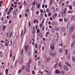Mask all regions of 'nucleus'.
Listing matches in <instances>:
<instances>
[{"mask_svg": "<svg viewBox=\"0 0 75 75\" xmlns=\"http://www.w3.org/2000/svg\"><path fill=\"white\" fill-rule=\"evenodd\" d=\"M67 28L68 31H69L70 33H72V31L74 30V27H72L70 28H69L68 24L67 25Z\"/></svg>", "mask_w": 75, "mask_h": 75, "instance_id": "nucleus-1", "label": "nucleus"}, {"mask_svg": "<svg viewBox=\"0 0 75 75\" xmlns=\"http://www.w3.org/2000/svg\"><path fill=\"white\" fill-rule=\"evenodd\" d=\"M67 13V8H64V12L63 11H61V14H62L63 15V17H65V14H66V13Z\"/></svg>", "mask_w": 75, "mask_h": 75, "instance_id": "nucleus-2", "label": "nucleus"}, {"mask_svg": "<svg viewBox=\"0 0 75 75\" xmlns=\"http://www.w3.org/2000/svg\"><path fill=\"white\" fill-rule=\"evenodd\" d=\"M26 67L25 68V71L28 72H29L30 69L29 68H30V65H26Z\"/></svg>", "mask_w": 75, "mask_h": 75, "instance_id": "nucleus-3", "label": "nucleus"}, {"mask_svg": "<svg viewBox=\"0 0 75 75\" xmlns=\"http://www.w3.org/2000/svg\"><path fill=\"white\" fill-rule=\"evenodd\" d=\"M10 43V44H9ZM5 46L6 47H7L8 46V45H11L12 44V42H11V40L10 42H9L8 43H7V42H6L5 43Z\"/></svg>", "mask_w": 75, "mask_h": 75, "instance_id": "nucleus-4", "label": "nucleus"}, {"mask_svg": "<svg viewBox=\"0 0 75 75\" xmlns=\"http://www.w3.org/2000/svg\"><path fill=\"white\" fill-rule=\"evenodd\" d=\"M50 48L52 51L55 50V46L53 44L50 45Z\"/></svg>", "mask_w": 75, "mask_h": 75, "instance_id": "nucleus-5", "label": "nucleus"}, {"mask_svg": "<svg viewBox=\"0 0 75 75\" xmlns=\"http://www.w3.org/2000/svg\"><path fill=\"white\" fill-rule=\"evenodd\" d=\"M64 69L66 71H68L69 70V68H68V67L67 65H65L64 66Z\"/></svg>", "mask_w": 75, "mask_h": 75, "instance_id": "nucleus-6", "label": "nucleus"}, {"mask_svg": "<svg viewBox=\"0 0 75 75\" xmlns=\"http://www.w3.org/2000/svg\"><path fill=\"white\" fill-rule=\"evenodd\" d=\"M51 59V57H49L48 58H47L46 59V62H48Z\"/></svg>", "mask_w": 75, "mask_h": 75, "instance_id": "nucleus-7", "label": "nucleus"}, {"mask_svg": "<svg viewBox=\"0 0 75 75\" xmlns=\"http://www.w3.org/2000/svg\"><path fill=\"white\" fill-rule=\"evenodd\" d=\"M23 58H22L20 59V65H22L23 64Z\"/></svg>", "mask_w": 75, "mask_h": 75, "instance_id": "nucleus-8", "label": "nucleus"}, {"mask_svg": "<svg viewBox=\"0 0 75 75\" xmlns=\"http://www.w3.org/2000/svg\"><path fill=\"white\" fill-rule=\"evenodd\" d=\"M16 11H13V18H16Z\"/></svg>", "mask_w": 75, "mask_h": 75, "instance_id": "nucleus-9", "label": "nucleus"}, {"mask_svg": "<svg viewBox=\"0 0 75 75\" xmlns=\"http://www.w3.org/2000/svg\"><path fill=\"white\" fill-rule=\"evenodd\" d=\"M39 35L40 38H42V34L41 32H39Z\"/></svg>", "mask_w": 75, "mask_h": 75, "instance_id": "nucleus-10", "label": "nucleus"}, {"mask_svg": "<svg viewBox=\"0 0 75 75\" xmlns=\"http://www.w3.org/2000/svg\"><path fill=\"white\" fill-rule=\"evenodd\" d=\"M50 55H51L52 56H54V54L53 53V52L52 51H50Z\"/></svg>", "mask_w": 75, "mask_h": 75, "instance_id": "nucleus-11", "label": "nucleus"}, {"mask_svg": "<svg viewBox=\"0 0 75 75\" xmlns=\"http://www.w3.org/2000/svg\"><path fill=\"white\" fill-rule=\"evenodd\" d=\"M72 59H73V62H74V63H75V57H72Z\"/></svg>", "mask_w": 75, "mask_h": 75, "instance_id": "nucleus-12", "label": "nucleus"}, {"mask_svg": "<svg viewBox=\"0 0 75 75\" xmlns=\"http://www.w3.org/2000/svg\"><path fill=\"white\" fill-rule=\"evenodd\" d=\"M56 74H60V71H58V69H57L55 71Z\"/></svg>", "mask_w": 75, "mask_h": 75, "instance_id": "nucleus-13", "label": "nucleus"}, {"mask_svg": "<svg viewBox=\"0 0 75 75\" xmlns=\"http://www.w3.org/2000/svg\"><path fill=\"white\" fill-rule=\"evenodd\" d=\"M59 52L60 53H62V52H63V50H62V48H61L59 50Z\"/></svg>", "mask_w": 75, "mask_h": 75, "instance_id": "nucleus-14", "label": "nucleus"}, {"mask_svg": "<svg viewBox=\"0 0 75 75\" xmlns=\"http://www.w3.org/2000/svg\"><path fill=\"white\" fill-rule=\"evenodd\" d=\"M10 36V37L11 36V34H10V32H9V33H8L7 37H9Z\"/></svg>", "mask_w": 75, "mask_h": 75, "instance_id": "nucleus-15", "label": "nucleus"}, {"mask_svg": "<svg viewBox=\"0 0 75 75\" xmlns=\"http://www.w3.org/2000/svg\"><path fill=\"white\" fill-rule=\"evenodd\" d=\"M16 33L15 32H13L12 33L13 37H14L15 35H16Z\"/></svg>", "mask_w": 75, "mask_h": 75, "instance_id": "nucleus-16", "label": "nucleus"}, {"mask_svg": "<svg viewBox=\"0 0 75 75\" xmlns=\"http://www.w3.org/2000/svg\"><path fill=\"white\" fill-rule=\"evenodd\" d=\"M39 73L40 74H42V73H43V70H42L41 71V70H40V71L39 72Z\"/></svg>", "mask_w": 75, "mask_h": 75, "instance_id": "nucleus-17", "label": "nucleus"}, {"mask_svg": "<svg viewBox=\"0 0 75 75\" xmlns=\"http://www.w3.org/2000/svg\"><path fill=\"white\" fill-rule=\"evenodd\" d=\"M70 19L71 20H74V16H71L70 18Z\"/></svg>", "mask_w": 75, "mask_h": 75, "instance_id": "nucleus-18", "label": "nucleus"}, {"mask_svg": "<svg viewBox=\"0 0 75 75\" xmlns=\"http://www.w3.org/2000/svg\"><path fill=\"white\" fill-rule=\"evenodd\" d=\"M0 56L2 57H3V53H2V52L0 51Z\"/></svg>", "mask_w": 75, "mask_h": 75, "instance_id": "nucleus-19", "label": "nucleus"}, {"mask_svg": "<svg viewBox=\"0 0 75 75\" xmlns=\"http://www.w3.org/2000/svg\"><path fill=\"white\" fill-rule=\"evenodd\" d=\"M57 65H58V64H56L54 65V67L55 69H56V68H57Z\"/></svg>", "mask_w": 75, "mask_h": 75, "instance_id": "nucleus-20", "label": "nucleus"}, {"mask_svg": "<svg viewBox=\"0 0 75 75\" xmlns=\"http://www.w3.org/2000/svg\"><path fill=\"white\" fill-rule=\"evenodd\" d=\"M24 68H25V66L23 65L22 68V70H24Z\"/></svg>", "mask_w": 75, "mask_h": 75, "instance_id": "nucleus-21", "label": "nucleus"}, {"mask_svg": "<svg viewBox=\"0 0 75 75\" xmlns=\"http://www.w3.org/2000/svg\"><path fill=\"white\" fill-rule=\"evenodd\" d=\"M25 50H27L28 49V45H25Z\"/></svg>", "mask_w": 75, "mask_h": 75, "instance_id": "nucleus-22", "label": "nucleus"}, {"mask_svg": "<svg viewBox=\"0 0 75 75\" xmlns=\"http://www.w3.org/2000/svg\"><path fill=\"white\" fill-rule=\"evenodd\" d=\"M12 57V52H10V57Z\"/></svg>", "mask_w": 75, "mask_h": 75, "instance_id": "nucleus-23", "label": "nucleus"}, {"mask_svg": "<svg viewBox=\"0 0 75 75\" xmlns=\"http://www.w3.org/2000/svg\"><path fill=\"white\" fill-rule=\"evenodd\" d=\"M51 31L52 33H54L55 32V29H52Z\"/></svg>", "mask_w": 75, "mask_h": 75, "instance_id": "nucleus-24", "label": "nucleus"}, {"mask_svg": "<svg viewBox=\"0 0 75 75\" xmlns=\"http://www.w3.org/2000/svg\"><path fill=\"white\" fill-rule=\"evenodd\" d=\"M59 21L60 22H62V21H63V19L62 18H60L59 19Z\"/></svg>", "mask_w": 75, "mask_h": 75, "instance_id": "nucleus-25", "label": "nucleus"}, {"mask_svg": "<svg viewBox=\"0 0 75 75\" xmlns=\"http://www.w3.org/2000/svg\"><path fill=\"white\" fill-rule=\"evenodd\" d=\"M30 26H31V22H29V25H28L29 27H30Z\"/></svg>", "mask_w": 75, "mask_h": 75, "instance_id": "nucleus-26", "label": "nucleus"}, {"mask_svg": "<svg viewBox=\"0 0 75 75\" xmlns=\"http://www.w3.org/2000/svg\"><path fill=\"white\" fill-rule=\"evenodd\" d=\"M3 47V45L2 44H1L0 45V48H2Z\"/></svg>", "mask_w": 75, "mask_h": 75, "instance_id": "nucleus-27", "label": "nucleus"}, {"mask_svg": "<svg viewBox=\"0 0 75 75\" xmlns=\"http://www.w3.org/2000/svg\"><path fill=\"white\" fill-rule=\"evenodd\" d=\"M61 74L62 75H64V71L62 70V71Z\"/></svg>", "mask_w": 75, "mask_h": 75, "instance_id": "nucleus-28", "label": "nucleus"}, {"mask_svg": "<svg viewBox=\"0 0 75 75\" xmlns=\"http://www.w3.org/2000/svg\"><path fill=\"white\" fill-rule=\"evenodd\" d=\"M8 35V33H6L5 34V35L6 37H7Z\"/></svg>", "mask_w": 75, "mask_h": 75, "instance_id": "nucleus-29", "label": "nucleus"}, {"mask_svg": "<svg viewBox=\"0 0 75 75\" xmlns=\"http://www.w3.org/2000/svg\"><path fill=\"white\" fill-rule=\"evenodd\" d=\"M31 62H32V61L30 59L29 60V64H31Z\"/></svg>", "mask_w": 75, "mask_h": 75, "instance_id": "nucleus-30", "label": "nucleus"}, {"mask_svg": "<svg viewBox=\"0 0 75 75\" xmlns=\"http://www.w3.org/2000/svg\"><path fill=\"white\" fill-rule=\"evenodd\" d=\"M8 69H6V73H8Z\"/></svg>", "mask_w": 75, "mask_h": 75, "instance_id": "nucleus-31", "label": "nucleus"}, {"mask_svg": "<svg viewBox=\"0 0 75 75\" xmlns=\"http://www.w3.org/2000/svg\"><path fill=\"white\" fill-rule=\"evenodd\" d=\"M40 4H39L38 6V8H40Z\"/></svg>", "mask_w": 75, "mask_h": 75, "instance_id": "nucleus-32", "label": "nucleus"}, {"mask_svg": "<svg viewBox=\"0 0 75 75\" xmlns=\"http://www.w3.org/2000/svg\"><path fill=\"white\" fill-rule=\"evenodd\" d=\"M40 32V29H38L37 30V33H38Z\"/></svg>", "mask_w": 75, "mask_h": 75, "instance_id": "nucleus-33", "label": "nucleus"}, {"mask_svg": "<svg viewBox=\"0 0 75 75\" xmlns=\"http://www.w3.org/2000/svg\"><path fill=\"white\" fill-rule=\"evenodd\" d=\"M21 72V69L19 70L18 73V74H20Z\"/></svg>", "mask_w": 75, "mask_h": 75, "instance_id": "nucleus-34", "label": "nucleus"}, {"mask_svg": "<svg viewBox=\"0 0 75 75\" xmlns=\"http://www.w3.org/2000/svg\"><path fill=\"white\" fill-rule=\"evenodd\" d=\"M38 46V45H37V43H36L35 44V47L36 48H37V46Z\"/></svg>", "mask_w": 75, "mask_h": 75, "instance_id": "nucleus-35", "label": "nucleus"}, {"mask_svg": "<svg viewBox=\"0 0 75 75\" xmlns=\"http://www.w3.org/2000/svg\"><path fill=\"white\" fill-rule=\"evenodd\" d=\"M68 52V50H67L66 51V53L65 55H67V52Z\"/></svg>", "mask_w": 75, "mask_h": 75, "instance_id": "nucleus-36", "label": "nucleus"}, {"mask_svg": "<svg viewBox=\"0 0 75 75\" xmlns=\"http://www.w3.org/2000/svg\"><path fill=\"white\" fill-rule=\"evenodd\" d=\"M36 22H37V20L36 19L35 20L34 22V24H35Z\"/></svg>", "mask_w": 75, "mask_h": 75, "instance_id": "nucleus-37", "label": "nucleus"}, {"mask_svg": "<svg viewBox=\"0 0 75 75\" xmlns=\"http://www.w3.org/2000/svg\"><path fill=\"white\" fill-rule=\"evenodd\" d=\"M55 23V22L54 21L52 22V25H53V24H54Z\"/></svg>", "mask_w": 75, "mask_h": 75, "instance_id": "nucleus-38", "label": "nucleus"}, {"mask_svg": "<svg viewBox=\"0 0 75 75\" xmlns=\"http://www.w3.org/2000/svg\"><path fill=\"white\" fill-rule=\"evenodd\" d=\"M65 31V29H64V28H62V31L64 32Z\"/></svg>", "mask_w": 75, "mask_h": 75, "instance_id": "nucleus-39", "label": "nucleus"}, {"mask_svg": "<svg viewBox=\"0 0 75 75\" xmlns=\"http://www.w3.org/2000/svg\"><path fill=\"white\" fill-rule=\"evenodd\" d=\"M16 43H14L13 47H16Z\"/></svg>", "mask_w": 75, "mask_h": 75, "instance_id": "nucleus-40", "label": "nucleus"}, {"mask_svg": "<svg viewBox=\"0 0 75 75\" xmlns=\"http://www.w3.org/2000/svg\"><path fill=\"white\" fill-rule=\"evenodd\" d=\"M57 31H59V30H60V28H57Z\"/></svg>", "mask_w": 75, "mask_h": 75, "instance_id": "nucleus-41", "label": "nucleus"}, {"mask_svg": "<svg viewBox=\"0 0 75 75\" xmlns=\"http://www.w3.org/2000/svg\"><path fill=\"white\" fill-rule=\"evenodd\" d=\"M69 7L70 8V10H71V9H72V6H69Z\"/></svg>", "mask_w": 75, "mask_h": 75, "instance_id": "nucleus-42", "label": "nucleus"}, {"mask_svg": "<svg viewBox=\"0 0 75 75\" xmlns=\"http://www.w3.org/2000/svg\"><path fill=\"white\" fill-rule=\"evenodd\" d=\"M14 4H17V2H14Z\"/></svg>", "mask_w": 75, "mask_h": 75, "instance_id": "nucleus-43", "label": "nucleus"}, {"mask_svg": "<svg viewBox=\"0 0 75 75\" xmlns=\"http://www.w3.org/2000/svg\"><path fill=\"white\" fill-rule=\"evenodd\" d=\"M68 13H72V11H69L68 12Z\"/></svg>", "mask_w": 75, "mask_h": 75, "instance_id": "nucleus-44", "label": "nucleus"}, {"mask_svg": "<svg viewBox=\"0 0 75 75\" xmlns=\"http://www.w3.org/2000/svg\"><path fill=\"white\" fill-rule=\"evenodd\" d=\"M32 74L34 75V70H33L32 71Z\"/></svg>", "mask_w": 75, "mask_h": 75, "instance_id": "nucleus-45", "label": "nucleus"}, {"mask_svg": "<svg viewBox=\"0 0 75 75\" xmlns=\"http://www.w3.org/2000/svg\"><path fill=\"white\" fill-rule=\"evenodd\" d=\"M40 12L41 13H43V10H42L41 9L40 10Z\"/></svg>", "mask_w": 75, "mask_h": 75, "instance_id": "nucleus-46", "label": "nucleus"}, {"mask_svg": "<svg viewBox=\"0 0 75 75\" xmlns=\"http://www.w3.org/2000/svg\"><path fill=\"white\" fill-rule=\"evenodd\" d=\"M48 24L49 25H51V22L49 21L48 22Z\"/></svg>", "mask_w": 75, "mask_h": 75, "instance_id": "nucleus-47", "label": "nucleus"}, {"mask_svg": "<svg viewBox=\"0 0 75 75\" xmlns=\"http://www.w3.org/2000/svg\"><path fill=\"white\" fill-rule=\"evenodd\" d=\"M45 36L46 37H48V34H46L45 35Z\"/></svg>", "mask_w": 75, "mask_h": 75, "instance_id": "nucleus-48", "label": "nucleus"}, {"mask_svg": "<svg viewBox=\"0 0 75 75\" xmlns=\"http://www.w3.org/2000/svg\"><path fill=\"white\" fill-rule=\"evenodd\" d=\"M64 21H67V18H64Z\"/></svg>", "mask_w": 75, "mask_h": 75, "instance_id": "nucleus-49", "label": "nucleus"}, {"mask_svg": "<svg viewBox=\"0 0 75 75\" xmlns=\"http://www.w3.org/2000/svg\"><path fill=\"white\" fill-rule=\"evenodd\" d=\"M68 17H69V18H70V16H71V15H67Z\"/></svg>", "mask_w": 75, "mask_h": 75, "instance_id": "nucleus-50", "label": "nucleus"}, {"mask_svg": "<svg viewBox=\"0 0 75 75\" xmlns=\"http://www.w3.org/2000/svg\"><path fill=\"white\" fill-rule=\"evenodd\" d=\"M54 16H55V17H57V13H55L54 14Z\"/></svg>", "mask_w": 75, "mask_h": 75, "instance_id": "nucleus-51", "label": "nucleus"}, {"mask_svg": "<svg viewBox=\"0 0 75 75\" xmlns=\"http://www.w3.org/2000/svg\"><path fill=\"white\" fill-rule=\"evenodd\" d=\"M51 13H49L48 15L49 16H51Z\"/></svg>", "mask_w": 75, "mask_h": 75, "instance_id": "nucleus-52", "label": "nucleus"}, {"mask_svg": "<svg viewBox=\"0 0 75 75\" xmlns=\"http://www.w3.org/2000/svg\"><path fill=\"white\" fill-rule=\"evenodd\" d=\"M74 42H72L71 43V47H72V46H73V45H74Z\"/></svg>", "mask_w": 75, "mask_h": 75, "instance_id": "nucleus-53", "label": "nucleus"}, {"mask_svg": "<svg viewBox=\"0 0 75 75\" xmlns=\"http://www.w3.org/2000/svg\"><path fill=\"white\" fill-rule=\"evenodd\" d=\"M66 64L67 65H68L69 66H70V64H68V63H66Z\"/></svg>", "mask_w": 75, "mask_h": 75, "instance_id": "nucleus-54", "label": "nucleus"}, {"mask_svg": "<svg viewBox=\"0 0 75 75\" xmlns=\"http://www.w3.org/2000/svg\"><path fill=\"white\" fill-rule=\"evenodd\" d=\"M35 1H34L33 2V5H35Z\"/></svg>", "mask_w": 75, "mask_h": 75, "instance_id": "nucleus-55", "label": "nucleus"}, {"mask_svg": "<svg viewBox=\"0 0 75 75\" xmlns=\"http://www.w3.org/2000/svg\"><path fill=\"white\" fill-rule=\"evenodd\" d=\"M45 7V6L44 5V4H43L42 5V8H44Z\"/></svg>", "mask_w": 75, "mask_h": 75, "instance_id": "nucleus-56", "label": "nucleus"}, {"mask_svg": "<svg viewBox=\"0 0 75 75\" xmlns=\"http://www.w3.org/2000/svg\"><path fill=\"white\" fill-rule=\"evenodd\" d=\"M3 20H4V17H2L1 18V20H2V21H3Z\"/></svg>", "mask_w": 75, "mask_h": 75, "instance_id": "nucleus-57", "label": "nucleus"}, {"mask_svg": "<svg viewBox=\"0 0 75 75\" xmlns=\"http://www.w3.org/2000/svg\"><path fill=\"white\" fill-rule=\"evenodd\" d=\"M11 20H10L9 21V24H10V23H11Z\"/></svg>", "mask_w": 75, "mask_h": 75, "instance_id": "nucleus-58", "label": "nucleus"}, {"mask_svg": "<svg viewBox=\"0 0 75 75\" xmlns=\"http://www.w3.org/2000/svg\"><path fill=\"white\" fill-rule=\"evenodd\" d=\"M33 8H34V7H32L31 9V10H32V11H33Z\"/></svg>", "mask_w": 75, "mask_h": 75, "instance_id": "nucleus-59", "label": "nucleus"}, {"mask_svg": "<svg viewBox=\"0 0 75 75\" xmlns=\"http://www.w3.org/2000/svg\"><path fill=\"white\" fill-rule=\"evenodd\" d=\"M49 27L50 28H52V26L50 25H49Z\"/></svg>", "mask_w": 75, "mask_h": 75, "instance_id": "nucleus-60", "label": "nucleus"}, {"mask_svg": "<svg viewBox=\"0 0 75 75\" xmlns=\"http://www.w3.org/2000/svg\"><path fill=\"white\" fill-rule=\"evenodd\" d=\"M35 53L36 54H37V50H35Z\"/></svg>", "mask_w": 75, "mask_h": 75, "instance_id": "nucleus-61", "label": "nucleus"}, {"mask_svg": "<svg viewBox=\"0 0 75 75\" xmlns=\"http://www.w3.org/2000/svg\"><path fill=\"white\" fill-rule=\"evenodd\" d=\"M62 6H64V3H63L62 4Z\"/></svg>", "mask_w": 75, "mask_h": 75, "instance_id": "nucleus-62", "label": "nucleus"}, {"mask_svg": "<svg viewBox=\"0 0 75 75\" xmlns=\"http://www.w3.org/2000/svg\"><path fill=\"white\" fill-rule=\"evenodd\" d=\"M50 20H52V17L50 18Z\"/></svg>", "mask_w": 75, "mask_h": 75, "instance_id": "nucleus-63", "label": "nucleus"}, {"mask_svg": "<svg viewBox=\"0 0 75 75\" xmlns=\"http://www.w3.org/2000/svg\"><path fill=\"white\" fill-rule=\"evenodd\" d=\"M73 5L74 6H75V2H74L73 3Z\"/></svg>", "mask_w": 75, "mask_h": 75, "instance_id": "nucleus-64", "label": "nucleus"}]
</instances>
